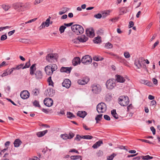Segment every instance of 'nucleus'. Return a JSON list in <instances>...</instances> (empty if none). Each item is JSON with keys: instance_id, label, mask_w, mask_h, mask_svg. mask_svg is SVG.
I'll return each mask as SVG.
<instances>
[{"instance_id": "obj_1", "label": "nucleus", "mask_w": 160, "mask_h": 160, "mask_svg": "<svg viewBox=\"0 0 160 160\" xmlns=\"http://www.w3.org/2000/svg\"><path fill=\"white\" fill-rule=\"evenodd\" d=\"M58 68L57 66L55 64L46 66L44 69L46 74L48 75H51L53 72Z\"/></svg>"}, {"instance_id": "obj_2", "label": "nucleus", "mask_w": 160, "mask_h": 160, "mask_svg": "<svg viewBox=\"0 0 160 160\" xmlns=\"http://www.w3.org/2000/svg\"><path fill=\"white\" fill-rule=\"evenodd\" d=\"M72 31L77 35L82 34L84 32V29L81 25L78 24L73 25L71 27Z\"/></svg>"}, {"instance_id": "obj_3", "label": "nucleus", "mask_w": 160, "mask_h": 160, "mask_svg": "<svg viewBox=\"0 0 160 160\" xmlns=\"http://www.w3.org/2000/svg\"><path fill=\"white\" fill-rule=\"evenodd\" d=\"M118 102L122 106H126L128 104L129 102V98L127 96H121L118 98Z\"/></svg>"}, {"instance_id": "obj_4", "label": "nucleus", "mask_w": 160, "mask_h": 160, "mask_svg": "<svg viewBox=\"0 0 160 160\" xmlns=\"http://www.w3.org/2000/svg\"><path fill=\"white\" fill-rule=\"evenodd\" d=\"M58 57L57 53H50L46 56V59L47 61L49 62H53L57 61Z\"/></svg>"}, {"instance_id": "obj_5", "label": "nucleus", "mask_w": 160, "mask_h": 160, "mask_svg": "<svg viewBox=\"0 0 160 160\" xmlns=\"http://www.w3.org/2000/svg\"><path fill=\"white\" fill-rule=\"evenodd\" d=\"M116 80L114 79H109L107 81L106 86L107 89L112 90L116 86Z\"/></svg>"}, {"instance_id": "obj_6", "label": "nucleus", "mask_w": 160, "mask_h": 160, "mask_svg": "<svg viewBox=\"0 0 160 160\" xmlns=\"http://www.w3.org/2000/svg\"><path fill=\"white\" fill-rule=\"evenodd\" d=\"M107 110V106L103 102L99 103L97 106V110L98 113L105 112Z\"/></svg>"}, {"instance_id": "obj_7", "label": "nucleus", "mask_w": 160, "mask_h": 160, "mask_svg": "<svg viewBox=\"0 0 160 160\" xmlns=\"http://www.w3.org/2000/svg\"><path fill=\"white\" fill-rule=\"evenodd\" d=\"M92 91L95 94L99 93L102 90L101 86L99 84H94L92 86Z\"/></svg>"}, {"instance_id": "obj_8", "label": "nucleus", "mask_w": 160, "mask_h": 160, "mask_svg": "<svg viewBox=\"0 0 160 160\" xmlns=\"http://www.w3.org/2000/svg\"><path fill=\"white\" fill-rule=\"evenodd\" d=\"M81 61L84 64H89L92 62V58L89 55H85L82 58Z\"/></svg>"}, {"instance_id": "obj_9", "label": "nucleus", "mask_w": 160, "mask_h": 160, "mask_svg": "<svg viewBox=\"0 0 160 160\" xmlns=\"http://www.w3.org/2000/svg\"><path fill=\"white\" fill-rule=\"evenodd\" d=\"M51 18L50 17H49L45 22H43L42 23L41 25L39 27V29L41 30L45 28V27H48L49 26L50 24H52V22H50Z\"/></svg>"}, {"instance_id": "obj_10", "label": "nucleus", "mask_w": 160, "mask_h": 160, "mask_svg": "<svg viewBox=\"0 0 160 160\" xmlns=\"http://www.w3.org/2000/svg\"><path fill=\"white\" fill-rule=\"evenodd\" d=\"M74 136V134L72 132L69 133V134H62L60 135V137L63 140L71 139Z\"/></svg>"}, {"instance_id": "obj_11", "label": "nucleus", "mask_w": 160, "mask_h": 160, "mask_svg": "<svg viewBox=\"0 0 160 160\" xmlns=\"http://www.w3.org/2000/svg\"><path fill=\"white\" fill-rule=\"evenodd\" d=\"M86 32L87 36L90 38H93L94 36V31L92 28L87 29Z\"/></svg>"}, {"instance_id": "obj_12", "label": "nucleus", "mask_w": 160, "mask_h": 160, "mask_svg": "<svg viewBox=\"0 0 160 160\" xmlns=\"http://www.w3.org/2000/svg\"><path fill=\"white\" fill-rule=\"evenodd\" d=\"M21 97L23 99H27L29 96V93L27 90H24L21 92L20 94Z\"/></svg>"}, {"instance_id": "obj_13", "label": "nucleus", "mask_w": 160, "mask_h": 160, "mask_svg": "<svg viewBox=\"0 0 160 160\" xmlns=\"http://www.w3.org/2000/svg\"><path fill=\"white\" fill-rule=\"evenodd\" d=\"M12 7L14 9L19 12L22 11V4L19 3H16L12 4Z\"/></svg>"}, {"instance_id": "obj_14", "label": "nucleus", "mask_w": 160, "mask_h": 160, "mask_svg": "<svg viewBox=\"0 0 160 160\" xmlns=\"http://www.w3.org/2000/svg\"><path fill=\"white\" fill-rule=\"evenodd\" d=\"M44 103L47 106L49 107L52 105L53 101L51 98H46L44 100Z\"/></svg>"}, {"instance_id": "obj_15", "label": "nucleus", "mask_w": 160, "mask_h": 160, "mask_svg": "<svg viewBox=\"0 0 160 160\" xmlns=\"http://www.w3.org/2000/svg\"><path fill=\"white\" fill-rule=\"evenodd\" d=\"M89 80V78L88 77H86L82 79L78 80L77 82L79 84L84 85L87 84Z\"/></svg>"}, {"instance_id": "obj_16", "label": "nucleus", "mask_w": 160, "mask_h": 160, "mask_svg": "<svg viewBox=\"0 0 160 160\" xmlns=\"http://www.w3.org/2000/svg\"><path fill=\"white\" fill-rule=\"evenodd\" d=\"M143 61L142 58H140L135 60L134 64L138 69H140L142 67L141 62Z\"/></svg>"}, {"instance_id": "obj_17", "label": "nucleus", "mask_w": 160, "mask_h": 160, "mask_svg": "<svg viewBox=\"0 0 160 160\" xmlns=\"http://www.w3.org/2000/svg\"><path fill=\"white\" fill-rule=\"evenodd\" d=\"M71 85V82L68 79H65L62 83V85L63 87L69 88Z\"/></svg>"}, {"instance_id": "obj_18", "label": "nucleus", "mask_w": 160, "mask_h": 160, "mask_svg": "<svg viewBox=\"0 0 160 160\" xmlns=\"http://www.w3.org/2000/svg\"><path fill=\"white\" fill-rule=\"evenodd\" d=\"M116 81H117L118 82L123 83L125 81V78L120 75H116Z\"/></svg>"}, {"instance_id": "obj_19", "label": "nucleus", "mask_w": 160, "mask_h": 160, "mask_svg": "<svg viewBox=\"0 0 160 160\" xmlns=\"http://www.w3.org/2000/svg\"><path fill=\"white\" fill-rule=\"evenodd\" d=\"M112 11L111 10H107L103 11L101 12L102 17L104 18L110 15V13Z\"/></svg>"}, {"instance_id": "obj_20", "label": "nucleus", "mask_w": 160, "mask_h": 160, "mask_svg": "<svg viewBox=\"0 0 160 160\" xmlns=\"http://www.w3.org/2000/svg\"><path fill=\"white\" fill-rule=\"evenodd\" d=\"M80 59L78 57L74 58L72 60V65L74 66L80 64Z\"/></svg>"}, {"instance_id": "obj_21", "label": "nucleus", "mask_w": 160, "mask_h": 160, "mask_svg": "<svg viewBox=\"0 0 160 160\" xmlns=\"http://www.w3.org/2000/svg\"><path fill=\"white\" fill-rule=\"evenodd\" d=\"M72 69V68L71 67H62L60 71L61 72H66L68 73H69L70 72Z\"/></svg>"}, {"instance_id": "obj_22", "label": "nucleus", "mask_w": 160, "mask_h": 160, "mask_svg": "<svg viewBox=\"0 0 160 160\" xmlns=\"http://www.w3.org/2000/svg\"><path fill=\"white\" fill-rule=\"evenodd\" d=\"M16 67L12 68L11 69L8 70L9 73H8V72L7 71L8 70H7L6 71H5L1 75L2 77H4L5 76H6L8 75H10L13 72V70H16Z\"/></svg>"}, {"instance_id": "obj_23", "label": "nucleus", "mask_w": 160, "mask_h": 160, "mask_svg": "<svg viewBox=\"0 0 160 160\" xmlns=\"http://www.w3.org/2000/svg\"><path fill=\"white\" fill-rule=\"evenodd\" d=\"M80 42H86L88 40V38L85 35H83L78 37Z\"/></svg>"}, {"instance_id": "obj_24", "label": "nucleus", "mask_w": 160, "mask_h": 160, "mask_svg": "<svg viewBox=\"0 0 160 160\" xmlns=\"http://www.w3.org/2000/svg\"><path fill=\"white\" fill-rule=\"evenodd\" d=\"M35 78L38 79H41L42 77V74L40 70L37 71L34 74Z\"/></svg>"}, {"instance_id": "obj_25", "label": "nucleus", "mask_w": 160, "mask_h": 160, "mask_svg": "<svg viewBox=\"0 0 160 160\" xmlns=\"http://www.w3.org/2000/svg\"><path fill=\"white\" fill-rule=\"evenodd\" d=\"M30 74L32 76L35 73V71L36 70V64H34L32 65L30 67Z\"/></svg>"}, {"instance_id": "obj_26", "label": "nucleus", "mask_w": 160, "mask_h": 160, "mask_svg": "<svg viewBox=\"0 0 160 160\" xmlns=\"http://www.w3.org/2000/svg\"><path fill=\"white\" fill-rule=\"evenodd\" d=\"M103 144V142L102 140H99L96 142L93 146L92 148L94 149H97Z\"/></svg>"}, {"instance_id": "obj_27", "label": "nucleus", "mask_w": 160, "mask_h": 160, "mask_svg": "<svg viewBox=\"0 0 160 160\" xmlns=\"http://www.w3.org/2000/svg\"><path fill=\"white\" fill-rule=\"evenodd\" d=\"M87 114V112L85 111H79L77 113L78 116L83 118H84Z\"/></svg>"}, {"instance_id": "obj_28", "label": "nucleus", "mask_w": 160, "mask_h": 160, "mask_svg": "<svg viewBox=\"0 0 160 160\" xmlns=\"http://www.w3.org/2000/svg\"><path fill=\"white\" fill-rule=\"evenodd\" d=\"M46 94L47 96L52 97L54 95V92L52 89H50L49 90H47V92H46Z\"/></svg>"}, {"instance_id": "obj_29", "label": "nucleus", "mask_w": 160, "mask_h": 160, "mask_svg": "<svg viewBox=\"0 0 160 160\" xmlns=\"http://www.w3.org/2000/svg\"><path fill=\"white\" fill-rule=\"evenodd\" d=\"M1 7L4 11H7L10 8L11 6L8 4H3L1 5Z\"/></svg>"}, {"instance_id": "obj_30", "label": "nucleus", "mask_w": 160, "mask_h": 160, "mask_svg": "<svg viewBox=\"0 0 160 160\" xmlns=\"http://www.w3.org/2000/svg\"><path fill=\"white\" fill-rule=\"evenodd\" d=\"M140 82L141 83L144 84L148 86H152V83L148 80L144 79H141L140 80Z\"/></svg>"}, {"instance_id": "obj_31", "label": "nucleus", "mask_w": 160, "mask_h": 160, "mask_svg": "<svg viewBox=\"0 0 160 160\" xmlns=\"http://www.w3.org/2000/svg\"><path fill=\"white\" fill-rule=\"evenodd\" d=\"M22 143L21 141L19 139H17L14 141L13 144L15 147H18Z\"/></svg>"}, {"instance_id": "obj_32", "label": "nucleus", "mask_w": 160, "mask_h": 160, "mask_svg": "<svg viewBox=\"0 0 160 160\" xmlns=\"http://www.w3.org/2000/svg\"><path fill=\"white\" fill-rule=\"evenodd\" d=\"M48 130H46L42 131H40L37 133V135L38 137H41L44 136L47 132Z\"/></svg>"}, {"instance_id": "obj_33", "label": "nucleus", "mask_w": 160, "mask_h": 160, "mask_svg": "<svg viewBox=\"0 0 160 160\" xmlns=\"http://www.w3.org/2000/svg\"><path fill=\"white\" fill-rule=\"evenodd\" d=\"M93 41L94 43H100L101 42V40L100 37H97L95 38L93 40Z\"/></svg>"}, {"instance_id": "obj_34", "label": "nucleus", "mask_w": 160, "mask_h": 160, "mask_svg": "<svg viewBox=\"0 0 160 160\" xmlns=\"http://www.w3.org/2000/svg\"><path fill=\"white\" fill-rule=\"evenodd\" d=\"M22 10H23L24 9H28L30 7V4L29 3L27 2L24 4H22Z\"/></svg>"}, {"instance_id": "obj_35", "label": "nucleus", "mask_w": 160, "mask_h": 160, "mask_svg": "<svg viewBox=\"0 0 160 160\" xmlns=\"http://www.w3.org/2000/svg\"><path fill=\"white\" fill-rule=\"evenodd\" d=\"M111 114L112 116L115 118H118V115L117 114L115 110H113L111 111Z\"/></svg>"}, {"instance_id": "obj_36", "label": "nucleus", "mask_w": 160, "mask_h": 160, "mask_svg": "<svg viewBox=\"0 0 160 160\" xmlns=\"http://www.w3.org/2000/svg\"><path fill=\"white\" fill-rule=\"evenodd\" d=\"M141 158L142 159H143L144 160H149L153 158L152 157L148 155L145 156H142Z\"/></svg>"}, {"instance_id": "obj_37", "label": "nucleus", "mask_w": 160, "mask_h": 160, "mask_svg": "<svg viewBox=\"0 0 160 160\" xmlns=\"http://www.w3.org/2000/svg\"><path fill=\"white\" fill-rule=\"evenodd\" d=\"M37 19V18H34L33 19H32L30 20H29L28 21L26 22H25V23H21V25H22V24H26L27 23H30L32 22H34Z\"/></svg>"}, {"instance_id": "obj_38", "label": "nucleus", "mask_w": 160, "mask_h": 160, "mask_svg": "<svg viewBox=\"0 0 160 160\" xmlns=\"http://www.w3.org/2000/svg\"><path fill=\"white\" fill-rule=\"evenodd\" d=\"M48 83L49 85H50L52 86H53V83L51 79V77H49L48 79Z\"/></svg>"}, {"instance_id": "obj_39", "label": "nucleus", "mask_w": 160, "mask_h": 160, "mask_svg": "<svg viewBox=\"0 0 160 160\" xmlns=\"http://www.w3.org/2000/svg\"><path fill=\"white\" fill-rule=\"evenodd\" d=\"M82 138L84 139L90 140L92 139L93 138V137L92 136L89 135H86L82 136Z\"/></svg>"}, {"instance_id": "obj_40", "label": "nucleus", "mask_w": 160, "mask_h": 160, "mask_svg": "<svg viewBox=\"0 0 160 160\" xmlns=\"http://www.w3.org/2000/svg\"><path fill=\"white\" fill-rule=\"evenodd\" d=\"M68 8H63V10L62 11H59V14L60 15H62L67 12L68 10Z\"/></svg>"}, {"instance_id": "obj_41", "label": "nucleus", "mask_w": 160, "mask_h": 160, "mask_svg": "<svg viewBox=\"0 0 160 160\" xmlns=\"http://www.w3.org/2000/svg\"><path fill=\"white\" fill-rule=\"evenodd\" d=\"M93 59L94 60L98 61H102L103 59V58L100 56L97 57L95 56L93 58Z\"/></svg>"}, {"instance_id": "obj_42", "label": "nucleus", "mask_w": 160, "mask_h": 160, "mask_svg": "<svg viewBox=\"0 0 160 160\" xmlns=\"http://www.w3.org/2000/svg\"><path fill=\"white\" fill-rule=\"evenodd\" d=\"M116 156V154L114 153L111 155L110 156L107 157V160H112L113 158Z\"/></svg>"}, {"instance_id": "obj_43", "label": "nucleus", "mask_w": 160, "mask_h": 160, "mask_svg": "<svg viewBox=\"0 0 160 160\" xmlns=\"http://www.w3.org/2000/svg\"><path fill=\"white\" fill-rule=\"evenodd\" d=\"M66 28V27L64 26H62L60 27L59 28V31L61 33H63L65 31V29Z\"/></svg>"}, {"instance_id": "obj_44", "label": "nucleus", "mask_w": 160, "mask_h": 160, "mask_svg": "<svg viewBox=\"0 0 160 160\" xmlns=\"http://www.w3.org/2000/svg\"><path fill=\"white\" fill-rule=\"evenodd\" d=\"M102 114H99L97 115L95 118V120L97 121V122H98V121L100 120L102 118Z\"/></svg>"}, {"instance_id": "obj_45", "label": "nucleus", "mask_w": 160, "mask_h": 160, "mask_svg": "<svg viewBox=\"0 0 160 160\" xmlns=\"http://www.w3.org/2000/svg\"><path fill=\"white\" fill-rule=\"evenodd\" d=\"M103 155V152L102 151H98L96 152V155L98 157H101Z\"/></svg>"}, {"instance_id": "obj_46", "label": "nucleus", "mask_w": 160, "mask_h": 160, "mask_svg": "<svg viewBox=\"0 0 160 160\" xmlns=\"http://www.w3.org/2000/svg\"><path fill=\"white\" fill-rule=\"evenodd\" d=\"M67 117L69 118H71L74 117V115L70 112H68L67 113Z\"/></svg>"}, {"instance_id": "obj_47", "label": "nucleus", "mask_w": 160, "mask_h": 160, "mask_svg": "<svg viewBox=\"0 0 160 160\" xmlns=\"http://www.w3.org/2000/svg\"><path fill=\"white\" fill-rule=\"evenodd\" d=\"M105 47L107 48H111L112 47V45L108 42L105 44Z\"/></svg>"}, {"instance_id": "obj_48", "label": "nucleus", "mask_w": 160, "mask_h": 160, "mask_svg": "<svg viewBox=\"0 0 160 160\" xmlns=\"http://www.w3.org/2000/svg\"><path fill=\"white\" fill-rule=\"evenodd\" d=\"M72 43L75 44L79 43L80 42L79 39H78V37L77 38H75V39H73L72 40Z\"/></svg>"}, {"instance_id": "obj_49", "label": "nucleus", "mask_w": 160, "mask_h": 160, "mask_svg": "<svg viewBox=\"0 0 160 160\" xmlns=\"http://www.w3.org/2000/svg\"><path fill=\"white\" fill-rule=\"evenodd\" d=\"M117 149H121L124 150H128V148L127 147L123 146H120L119 147L117 148Z\"/></svg>"}, {"instance_id": "obj_50", "label": "nucleus", "mask_w": 160, "mask_h": 160, "mask_svg": "<svg viewBox=\"0 0 160 160\" xmlns=\"http://www.w3.org/2000/svg\"><path fill=\"white\" fill-rule=\"evenodd\" d=\"M124 55L126 58H129L130 57V55L128 52H126L124 53Z\"/></svg>"}, {"instance_id": "obj_51", "label": "nucleus", "mask_w": 160, "mask_h": 160, "mask_svg": "<svg viewBox=\"0 0 160 160\" xmlns=\"http://www.w3.org/2000/svg\"><path fill=\"white\" fill-rule=\"evenodd\" d=\"M30 65V64L29 61L28 62L26 63L25 65L22 68V69H24L25 68H28L29 67Z\"/></svg>"}, {"instance_id": "obj_52", "label": "nucleus", "mask_w": 160, "mask_h": 160, "mask_svg": "<svg viewBox=\"0 0 160 160\" xmlns=\"http://www.w3.org/2000/svg\"><path fill=\"white\" fill-rule=\"evenodd\" d=\"M94 17L97 19H100L102 18V14L100 13H98L95 15H94Z\"/></svg>"}, {"instance_id": "obj_53", "label": "nucleus", "mask_w": 160, "mask_h": 160, "mask_svg": "<svg viewBox=\"0 0 160 160\" xmlns=\"http://www.w3.org/2000/svg\"><path fill=\"white\" fill-rule=\"evenodd\" d=\"M82 138H82V136H81L78 135H77L75 138V139L77 141H79Z\"/></svg>"}, {"instance_id": "obj_54", "label": "nucleus", "mask_w": 160, "mask_h": 160, "mask_svg": "<svg viewBox=\"0 0 160 160\" xmlns=\"http://www.w3.org/2000/svg\"><path fill=\"white\" fill-rule=\"evenodd\" d=\"M44 0H35L34 2V4L36 5L42 2Z\"/></svg>"}, {"instance_id": "obj_55", "label": "nucleus", "mask_w": 160, "mask_h": 160, "mask_svg": "<svg viewBox=\"0 0 160 160\" xmlns=\"http://www.w3.org/2000/svg\"><path fill=\"white\" fill-rule=\"evenodd\" d=\"M80 156L74 155L71 156L70 158L72 159H75L78 158H80Z\"/></svg>"}, {"instance_id": "obj_56", "label": "nucleus", "mask_w": 160, "mask_h": 160, "mask_svg": "<svg viewBox=\"0 0 160 160\" xmlns=\"http://www.w3.org/2000/svg\"><path fill=\"white\" fill-rule=\"evenodd\" d=\"M142 142H146V143H149V144H152V142L148 140H146V139H139Z\"/></svg>"}, {"instance_id": "obj_57", "label": "nucleus", "mask_w": 160, "mask_h": 160, "mask_svg": "<svg viewBox=\"0 0 160 160\" xmlns=\"http://www.w3.org/2000/svg\"><path fill=\"white\" fill-rule=\"evenodd\" d=\"M33 105L36 107H40V105L39 104V102L37 101H35L33 102Z\"/></svg>"}, {"instance_id": "obj_58", "label": "nucleus", "mask_w": 160, "mask_h": 160, "mask_svg": "<svg viewBox=\"0 0 160 160\" xmlns=\"http://www.w3.org/2000/svg\"><path fill=\"white\" fill-rule=\"evenodd\" d=\"M23 64H21L18 65H17L16 66V68L17 70H19L21 68H22L23 67Z\"/></svg>"}, {"instance_id": "obj_59", "label": "nucleus", "mask_w": 160, "mask_h": 160, "mask_svg": "<svg viewBox=\"0 0 160 160\" xmlns=\"http://www.w3.org/2000/svg\"><path fill=\"white\" fill-rule=\"evenodd\" d=\"M10 28L9 26H7L5 27H0V31H2L4 29L9 28Z\"/></svg>"}, {"instance_id": "obj_60", "label": "nucleus", "mask_w": 160, "mask_h": 160, "mask_svg": "<svg viewBox=\"0 0 160 160\" xmlns=\"http://www.w3.org/2000/svg\"><path fill=\"white\" fill-rule=\"evenodd\" d=\"M7 37L6 35H3L1 36V40L3 41L7 39Z\"/></svg>"}, {"instance_id": "obj_61", "label": "nucleus", "mask_w": 160, "mask_h": 160, "mask_svg": "<svg viewBox=\"0 0 160 160\" xmlns=\"http://www.w3.org/2000/svg\"><path fill=\"white\" fill-rule=\"evenodd\" d=\"M152 81L154 84L155 85H157L158 80L157 79L155 78H153L152 79Z\"/></svg>"}, {"instance_id": "obj_62", "label": "nucleus", "mask_w": 160, "mask_h": 160, "mask_svg": "<svg viewBox=\"0 0 160 160\" xmlns=\"http://www.w3.org/2000/svg\"><path fill=\"white\" fill-rule=\"evenodd\" d=\"M104 118L107 120H110V117L108 115H105L104 116Z\"/></svg>"}, {"instance_id": "obj_63", "label": "nucleus", "mask_w": 160, "mask_h": 160, "mask_svg": "<svg viewBox=\"0 0 160 160\" xmlns=\"http://www.w3.org/2000/svg\"><path fill=\"white\" fill-rule=\"evenodd\" d=\"M15 32V30H13L12 31H11L8 32V34L9 36H11L12 34H14V33Z\"/></svg>"}, {"instance_id": "obj_64", "label": "nucleus", "mask_w": 160, "mask_h": 160, "mask_svg": "<svg viewBox=\"0 0 160 160\" xmlns=\"http://www.w3.org/2000/svg\"><path fill=\"white\" fill-rule=\"evenodd\" d=\"M39 160V158L37 157H34L33 158H30L29 160Z\"/></svg>"}]
</instances>
